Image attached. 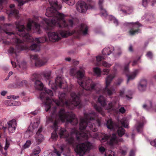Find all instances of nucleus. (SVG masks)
<instances>
[{"mask_svg": "<svg viewBox=\"0 0 156 156\" xmlns=\"http://www.w3.org/2000/svg\"><path fill=\"white\" fill-rule=\"evenodd\" d=\"M99 151L101 152H103L105 151V149L104 147H101L99 148Z\"/></svg>", "mask_w": 156, "mask_h": 156, "instance_id": "52", "label": "nucleus"}, {"mask_svg": "<svg viewBox=\"0 0 156 156\" xmlns=\"http://www.w3.org/2000/svg\"><path fill=\"white\" fill-rule=\"evenodd\" d=\"M41 75V73L40 74V73L36 72L33 74V77L34 78H39L42 76Z\"/></svg>", "mask_w": 156, "mask_h": 156, "instance_id": "43", "label": "nucleus"}, {"mask_svg": "<svg viewBox=\"0 0 156 156\" xmlns=\"http://www.w3.org/2000/svg\"><path fill=\"white\" fill-rule=\"evenodd\" d=\"M123 13L125 14H129L131 13L133 11V8L132 7H129L123 5L121 10Z\"/></svg>", "mask_w": 156, "mask_h": 156, "instance_id": "21", "label": "nucleus"}, {"mask_svg": "<svg viewBox=\"0 0 156 156\" xmlns=\"http://www.w3.org/2000/svg\"><path fill=\"white\" fill-rule=\"evenodd\" d=\"M42 131V127L41 126L39 128L35 136L36 142L38 144L41 143L44 140L43 136L41 133Z\"/></svg>", "mask_w": 156, "mask_h": 156, "instance_id": "19", "label": "nucleus"}, {"mask_svg": "<svg viewBox=\"0 0 156 156\" xmlns=\"http://www.w3.org/2000/svg\"><path fill=\"white\" fill-rule=\"evenodd\" d=\"M130 62L127 64H126L124 67V70L126 72L128 71V66Z\"/></svg>", "mask_w": 156, "mask_h": 156, "instance_id": "46", "label": "nucleus"}, {"mask_svg": "<svg viewBox=\"0 0 156 156\" xmlns=\"http://www.w3.org/2000/svg\"><path fill=\"white\" fill-rule=\"evenodd\" d=\"M20 67L23 69H25L26 68V64L24 62L22 63L20 65Z\"/></svg>", "mask_w": 156, "mask_h": 156, "instance_id": "48", "label": "nucleus"}, {"mask_svg": "<svg viewBox=\"0 0 156 156\" xmlns=\"http://www.w3.org/2000/svg\"><path fill=\"white\" fill-rule=\"evenodd\" d=\"M119 112L122 113H123L125 112V110L123 107H121L119 109Z\"/></svg>", "mask_w": 156, "mask_h": 156, "instance_id": "50", "label": "nucleus"}, {"mask_svg": "<svg viewBox=\"0 0 156 156\" xmlns=\"http://www.w3.org/2000/svg\"><path fill=\"white\" fill-rule=\"evenodd\" d=\"M95 7V2L92 0H87V2H81L77 7V10L79 12L86 13L87 9H92Z\"/></svg>", "mask_w": 156, "mask_h": 156, "instance_id": "8", "label": "nucleus"}, {"mask_svg": "<svg viewBox=\"0 0 156 156\" xmlns=\"http://www.w3.org/2000/svg\"><path fill=\"white\" fill-rule=\"evenodd\" d=\"M40 123V118L37 117L32 122H31L29 126L28 129L26 132V134H28L30 133L32 134L33 132L37 128Z\"/></svg>", "mask_w": 156, "mask_h": 156, "instance_id": "14", "label": "nucleus"}, {"mask_svg": "<svg viewBox=\"0 0 156 156\" xmlns=\"http://www.w3.org/2000/svg\"><path fill=\"white\" fill-rule=\"evenodd\" d=\"M143 107L147 111H151L154 110L156 112V105L155 107H153L152 102L151 101H150L149 102V105H147L145 104L143 106Z\"/></svg>", "mask_w": 156, "mask_h": 156, "instance_id": "23", "label": "nucleus"}, {"mask_svg": "<svg viewBox=\"0 0 156 156\" xmlns=\"http://www.w3.org/2000/svg\"><path fill=\"white\" fill-rule=\"evenodd\" d=\"M114 50V47L104 48L102 51V53L103 55H109Z\"/></svg>", "mask_w": 156, "mask_h": 156, "instance_id": "22", "label": "nucleus"}, {"mask_svg": "<svg viewBox=\"0 0 156 156\" xmlns=\"http://www.w3.org/2000/svg\"><path fill=\"white\" fill-rule=\"evenodd\" d=\"M88 27L86 24H82L76 28L72 33L65 30L58 31V32H49L48 34L49 40L52 42L58 41L61 39L60 35L66 37L74 34L85 35L88 34Z\"/></svg>", "mask_w": 156, "mask_h": 156, "instance_id": "5", "label": "nucleus"}, {"mask_svg": "<svg viewBox=\"0 0 156 156\" xmlns=\"http://www.w3.org/2000/svg\"><path fill=\"white\" fill-rule=\"evenodd\" d=\"M15 5L14 4H11L9 7L11 9V11L9 13V14H12L14 15L16 17H17L19 16V11L16 9H14Z\"/></svg>", "mask_w": 156, "mask_h": 156, "instance_id": "24", "label": "nucleus"}, {"mask_svg": "<svg viewBox=\"0 0 156 156\" xmlns=\"http://www.w3.org/2000/svg\"><path fill=\"white\" fill-rule=\"evenodd\" d=\"M143 126V123L139 121L137 122L135 125L136 129L138 132L142 131Z\"/></svg>", "mask_w": 156, "mask_h": 156, "instance_id": "26", "label": "nucleus"}, {"mask_svg": "<svg viewBox=\"0 0 156 156\" xmlns=\"http://www.w3.org/2000/svg\"><path fill=\"white\" fill-rule=\"evenodd\" d=\"M109 70L108 69H103L102 72L103 73V74L107 75L108 74Z\"/></svg>", "mask_w": 156, "mask_h": 156, "instance_id": "47", "label": "nucleus"}, {"mask_svg": "<svg viewBox=\"0 0 156 156\" xmlns=\"http://www.w3.org/2000/svg\"><path fill=\"white\" fill-rule=\"evenodd\" d=\"M112 79H106V87L102 91L103 94L105 95L107 94L108 95H111L115 92V89L112 87L110 88L108 87L112 81Z\"/></svg>", "mask_w": 156, "mask_h": 156, "instance_id": "15", "label": "nucleus"}, {"mask_svg": "<svg viewBox=\"0 0 156 156\" xmlns=\"http://www.w3.org/2000/svg\"><path fill=\"white\" fill-rule=\"evenodd\" d=\"M16 25L17 34L20 36L23 37V41L20 39L13 33L7 32V34L12 37L11 39L12 42L17 44L16 49L15 50L14 48L11 47L8 50V53L10 54L14 53L16 55L17 53L21 51L28 49L31 51H39L40 47L39 44H34L29 47L24 45L23 43V41L30 42L33 41L38 44L44 42L46 41L45 37L37 38L34 39L29 34L26 33V31H30L31 29V27H32L35 29L36 32L40 33V27L42 26V25H40L37 24L31 19H29L28 20L27 29L25 28L23 25H21L20 23L16 22Z\"/></svg>", "mask_w": 156, "mask_h": 156, "instance_id": "3", "label": "nucleus"}, {"mask_svg": "<svg viewBox=\"0 0 156 156\" xmlns=\"http://www.w3.org/2000/svg\"><path fill=\"white\" fill-rule=\"evenodd\" d=\"M58 79H55V83H56V85L58 84V83H57V81L58 80H59V83L58 85H59V87L60 88H64V87H62V85L63 83V82L62 81V80H59Z\"/></svg>", "mask_w": 156, "mask_h": 156, "instance_id": "42", "label": "nucleus"}, {"mask_svg": "<svg viewBox=\"0 0 156 156\" xmlns=\"http://www.w3.org/2000/svg\"><path fill=\"white\" fill-rule=\"evenodd\" d=\"M31 144V141L30 140H27L25 144H24L23 147L24 149H26L29 147Z\"/></svg>", "mask_w": 156, "mask_h": 156, "instance_id": "41", "label": "nucleus"}, {"mask_svg": "<svg viewBox=\"0 0 156 156\" xmlns=\"http://www.w3.org/2000/svg\"><path fill=\"white\" fill-rule=\"evenodd\" d=\"M149 1H150L151 2H152L153 3L151 5L152 6L154 5V3H155L156 2V0H149Z\"/></svg>", "mask_w": 156, "mask_h": 156, "instance_id": "59", "label": "nucleus"}, {"mask_svg": "<svg viewBox=\"0 0 156 156\" xmlns=\"http://www.w3.org/2000/svg\"><path fill=\"white\" fill-rule=\"evenodd\" d=\"M139 71L138 70H136L134 71L130 75V76L128 78H133L136 77V76L138 74Z\"/></svg>", "mask_w": 156, "mask_h": 156, "instance_id": "37", "label": "nucleus"}, {"mask_svg": "<svg viewBox=\"0 0 156 156\" xmlns=\"http://www.w3.org/2000/svg\"><path fill=\"white\" fill-rule=\"evenodd\" d=\"M8 130L9 133H13L16 129L17 123L16 120L13 119L7 122Z\"/></svg>", "mask_w": 156, "mask_h": 156, "instance_id": "18", "label": "nucleus"}, {"mask_svg": "<svg viewBox=\"0 0 156 156\" xmlns=\"http://www.w3.org/2000/svg\"><path fill=\"white\" fill-rule=\"evenodd\" d=\"M11 63L13 67H16V65L15 62L11 61Z\"/></svg>", "mask_w": 156, "mask_h": 156, "instance_id": "55", "label": "nucleus"}, {"mask_svg": "<svg viewBox=\"0 0 156 156\" xmlns=\"http://www.w3.org/2000/svg\"><path fill=\"white\" fill-rule=\"evenodd\" d=\"M51 72L50 70L45 71L42 73L41 75H43V77L46 78L51 77Z\"/></svg>", "mask_w": 156, "mask_h": 156, "instance_id": "30", "label": "nucleus"}, {"mask_svg": "<svg viewBox=\"0 0 156 156\" xmlns=\"http://www.w3.org/2000/svg\"><path fill=\"white\" fill-rule=\"evenodd\" d=\"M19 97L18 96L16 97V96L13 95H11L9 96H8L7 97V98L8 99H16L17 98H18Z\"/></svg>", "mask_w": 156, "mask_h": 156, "instance_id": "44", "label": "nucleus"}, {"mask_svg": "<svg viewBox=\"0 0 156 156\" xmlns=\"http://www.w3.org/2000/svg\"><path fill=\"white\" fill-rule=\"evenodd\" d=\"M13 74V72H12V71L10 72L8 74V78L10 77L11 76V75H12Z\"/></svg>", "mask_w": 156, "mask_h": 156, "instance_id": "58", "label": "nucleus"}, {"mask_svg": "<svg viewBox=\"0 0 156 156\" xmlns=\"http://www.w3.org/2000/svg\"><path fill=\"white\" fill-rule=\"evenodd\" d=\"M63 2H66L69 5H73L75 3L74 0H62Z\"/></svg>", "mask_w": 156, "mask_h": 156, "instance_id": "35", "label": "nucleus"}, {"mask_svg": "<svg viewBox=\"0 0 156 156\" xmlns=\"http://www.w3.org/2000/svg\"><path fill=\"white\" fill-rule=\"evenodd\" d=\"M105 58L104 57L101 56H98L96 57V59L97 62L95 64V66H99L100 64L98 63L99 62L101 61L102 60L104 59Z\"/></svg>", "mask_w": 156, "mask_h": 156, "instance_id": "33", "label": "nucleus"}, {"mask_svg": "<svg viewBox=\"0 0 156 156\" xmlns=\"http://www.w3.org/2000/svg\"><path fill=\"white\" fill-rule=\"evenodd\" d=\"M84 117H81L80 119V130L75 129L69 135L68 132L64 128H61L59 131V134L61 138L66 139V141L73 146L76 145L77 142L87 140L90 137L96 138L98 134L94 132L98 130L97 126L101 125V121L98 115L94 112L91 113H84Z\"/></svg>", "mask_w": 156, "mask_h": 156, "instance_id": "2", "label": "nucleus"}, {"mask_svg": "<svg viewBox=\"0 0 156 156\" xmlns=\"http://www.w3.org/2000/svg\"><path fill=\"white\" fill-rule=\"evenodd\" d=\"M106 126L108 129H110L115 130L117 129V132L119 136H122L125 133V130L122 127L119 126L118 125L113 122L111 119L107 121Z\"/></svg>", "mask_w": 156, "mask_h": 156, "instance_id": "9", "label": "nucleus"}, {"mask_svg": "<svg viewBox=\"0 0 156 156\" xmlns=\"http://www.w3.org/2000/svg\"><path fill=\"white\" fill-rule=\"evenodd\" d=\"M94 108L97 111L100 113L102 115L104 116L105 115V113L103 111L102 108L98 106L96 104L94 105Z\"/></svg>", "mask_w": 156, "mask_h": 156, "instance_id": "29", "label": "nucleus"}, {"mask_svg": "<svg viewBox=\"0 0 156 156\" xmlns=\"http://www.w3.org/2000/svg\"><path fill=\"white\" fill-rule=\"evenodd\" d=\"M84 79H78L77 81L79 84L86 90H91L93 89L96 86V84L92 82L90 79H88L87 83L84 80Z\"/></svg>", "mask_w": 156, "mask_h": 156, "instance_id": "11", "label": "nucleus"}, {"mask_svg": "<svg viewBox=\"0 0 156 156\" xmlns=\"http://www.w3.org/2000/svg\"><path fill=\"white\" fill-rule=\"evenodd\" d=\"M137 63V61L136 60H134L133 61L132 64V66H134Z\"/></svg>", "mask_w": 156, "mask_h": 156, "instance_id": "61", "label": "nucleus"}, {"mask_svg": "<svg viewBox=\"0 0 156 156\" xmlns=\"http://www.w3.org/2000/svg\"><path fill=\"white\" fill-rule=\"evenodd\" d=\"M147 81L144 79H142L138 83V90L141 91L145 90L146 89Z\"/></svg>", "mask_w": 156, "mask_h": 156, "instance_id": "20", "label": "nucleus"}, {"mask_svg": "<svg viewBox=\"0 0 156 156\" xmlns=\"http://www.w3.org/2000/svg\"><path fill=\"white\" fill-rule=\"evenodd\" d=\"M124 91L125 89L124 88L120 91V95L121 96L123 97V95L124 92Z\"/></svg>", "mask_w": 156, "mask_h": 156, "instance_id": "53", "label": "nucleus"}, {"mask_svg": "<svg viewBox=\"0 0 156 156\" xmlns=\"http://www.w3.org/2000/svg\"><path fill=\"white\" fill-rule=\"evenodd\" d=\"M65 59L66 61L70 62L71 61V59L70 58H66Z\"/></svg>", "mask_w": 156, "mask_h": 156, "instance_id": "60", "label": "nucleus"}, {"mask_svg": "<svg viewBox=\"0 0 156 156\" xmlns=\"http://www.w3.org/2000/svg\"><path fill=\"white\" fill-rule=\"evenodd\" d=\"M148 0H143V5L144 7H146L147 4Z\"/></svg>", "mask_w": 156, "mask_h": 156, "instance_id": "49", "label": "nucleus"}, {"mask_svg": "<svg viewBox=\"0 0 156 156\" xmlns=\"http://www.w3.org/2000/svg\"><path fill=\"white\" fill-rule=\"evenodd\" d=\"M121 123L123 126L125 128H128L129 121L127 118H123L121 120Z\"/></svg>", "mask_w": 156, "mask_h": 156, "instance_id": "27", "label": "nucleus"}, {"mask_svg": "<svg viewBox=\"0 0 156 156\" xmlns=\"http://www.w3.org/2000/svg\"><path fill=\"white\" fill-rule=\"evenodd\" d=\"M121 49L120 48H118V50L119 51V52L117 53V55L118 56L122 54V51H121Z\"/></svg>", "mask_w": 156, "mask_h": 156, "instance_id": "57", "label": "nucleus"}, {"mask_svg": "<svg viewBox=\"0 0 156 156\" xmlns=\"http://www.w3.org/2000/svg\"><path fill=\"white\" fill-rule=\"evenodd\" d=\"M106 99L103 96L101 95L98 98V101L102 107L107 110L112 109L113 105L112 102H109L107 106L106 105Z\"/></svg>", "mask_w": 156, "mask_h": 156, "instance_id": "16", "label": "nucleus"}, {"mask_svg": "<svg viewBox=\"0 0 156 156\" xmlns=\"http://www.w3.org/2000/svg\"><path fill=\"white\" fill-rule=\"evenodd\" d=\"M146 55L149 58L151 59L152 57V53L151 51H149L147 52Z\"/></svg>", "mask_w": 156, "mask_h": 156, "instance_id": "45", "label": "nucleus"}, {"mask_svg": "<svg viewBox=\"0 0 156 156\" xmlns=\"http://www.w3.org/2000/svg\"><path fill=\"white\" fill-rule=\"evenodd\" d=\"M116 69L115 68V67H114V68L112 70V73L110 74L109 77L108 78H114V77H116Z\"/></svg>", "mask_w": 156, "mask_h": 156, "instance_id": "34", "label": "nucleus"}, {"mask_svg": "<svg viewBox=\"0 0 156 156\" xmlns=\"http://www.w3.org/2000/svg\"><path fill=\"white\" fill-rule=\"evenodd\" d=\"M72 62L74 64H78L79 63L78 61H74V60H73Z\"/></svg>", "mask_w": 156, "mask_h": 156, "instance_id": "62", "label": "nucleus"}, {"mask_svg": "<svg viewBox=\"0 0 156 156\" xmlns=\"http://www.w3.org/2000/svg\"><path fill=\"white\" fill-rule=\"evenodd\" d=\"M122 82V80H119V82L116 84L117 85H119L121 82Z\"/></svg>", "mask_w": 156, "mask_h": 156, "instance_id": "63", "label": "nucleus"}, {"mask_svg": "<svg viewBox=\"0 0 156 156\" xmlns=\"http://www.w3.org/2000/svg\"><path fill=\"white\" fill-rule=\"evenodd\" d=\"M11 142L10 140L8 138H6L5 142V147L4 149L5 150H6L10 144Z\"/></svg>", "mask_w": 156, "mask_h": 156, "instance_id": "39", "label": "nucleus"}, {"mask_svg": "<svg viewBox=\"0 0 156 156\" xmlns=\"http://www.w3.org/2000/svg\"><path fill=\"white\" fill-rule=\"evenodd\" d=\"M41 151V149L39 147L37 146L33 150L32 153L34 155L38 154Z\"/></svg>", "mask_w": 156, "mask_h": 156, "instance_id": "32", "label": "nucleus"}, {"mask_svg": "<svg viewBox=\"0 0 156 156\" xmlns=\"http://www.w3.org/2000/svg\"><path fill=\"white\" fill-rule=\"evenodd\" d=\"M92 147L91 143L86 142L77 145L75 149V151L80 156H83L86 152L89 151Z\"/></svg>", "mask_w": 156, "mask_h": 156, "instance_id": "7", "label": "nucleus"}, {"mask_svg": "<svg viewBox=\"0 0 156 156\" xmlns=\"http://www.w3.org/2000/svg\"><path fill=\"white\" fill-rule=\"evenodd\" d=\"M129 50L130 51H133L132 47L131 45H130L129 48Z\"/></svg>", "mask_w": 156, "mask_h": 156, "instance_id": "64", "label": "nucleus"}, {"mask_svg": "<svg viewBox=\"0 0 156 156\" xmlns=\"http://www.w3.org/2000/svg\"><path fill=\"white\" fill-rule=\"evenodd\" d=\"M135 151L133 150L131 151L129 153V156H134L135 155Z\"/></svg>", "mask_w": 156, "mask_h": 156, "instance_id": "51", "label": "nucleus"}, {"mask_svg": "<svg viewBox=\"0 0 156 156\" xmlns=\"http://www.w3.org/2000/svg\"><path fill=\"white\" fill-rule=\"evenodd\" d=\"M127 150V147L125 146H124L120 148V151L122 154L125 155L126 153Z\"/></svg>", "mask_w": 156, "mask_h": 156, "instance_id": "31", "label": "nucleus"}, {"mask_svg": "<svg viewBox=\"0 0 156 156\" xmlns=\"http://www.w3.org/2000/svg\"><path fill=\"white\" fill-rule=\"evenodd\" d=\"M78 96L74 92L71 93L70 95L72 98L71 101H67L65 98L66 94L62 93L59 95V100L51 99L48 97V95L51 96L53 95L52 91L49 89L44 88V90L41 92L40 98L44 103L45 110L48 112L49 110L51 112V115L48 117L46 123L48 124L52 122L53 124L52 127L54 129V131L51 134V138L56 140L57 137L56 131L58 129V124L60 121L62 122H66L71 123L73 125H76L78 123V120L75 114L72 112H66L63 108H61L58 114L56 112L57 107L65 105L68 108H71L70 105L77 106L80 105V101L78 94Z\"/></svg>", "mask_w": 156, "mask_h": 156, "instance_id": "1", "label": "nucleus"}, {"mask_svg": "<svg viewBox=\"0 0 156 156\" xmlns=\"http://www.w3.org/2000/svg\"><path fill=\"white\" fill-rule=\"evenodd\" d=\"M105 156H115V153L111 150L108 151V152H106L105 154Z\"/></svg>", "mask_w": 156, "mask_h": 156, "instance_id": "38", "label": "nucleus"}, {"mask_svg": "<svg viewBox=\"0 0 156 156\" xmlns=\"http://www.w3.org/2000/svg\"><path fill=\"white\" fill-rule=\"evenodd\" d=\"M102 65L105 67L109 68L112 65V64L108 63L106 61H103L102 62Z\"/></svg>", "mask_w": 156, "mask_h": 156, "instance_id": "40", "label": "nucleus"}, {"mask_svg": "<svg viewBox=\"0 0 156 156\" xmlns=\"http://www.w3.org/2000/svg\"><path fill=\"white\" fill-rule=\"evenodd\" d=\"M69 74L72 76L76 75L80 78H83L84 77L85 71L82 69L77 71L76 68L74 67L70 69Z\"/></svg>", "mask_w": 156, "mask_h": 156, "instance_id": "17", "label": "nucleus"}, {"mask_svg": "<svg viewBox=\"0 0 156 156\" xmlns=\"http://www.w3.org/2000/svg\"><path fill=\"white\" fill-rule=\"evenodd\" d=\"M35 87L36 89L40 90H42L44 89L43 84L38 80H37L35 81Z\"/></svg>", "mask_w": 156, "mask_h": 156, "instance_id": "25", "label": "nucleus"}, {"mask_svg": "<svg viewBox=\"0 0 156 156\" xmlns=\"http://www.w3.org/2000/svg\"><path fill=\"white\" fill-rule=\"evenodd\" d=\"M48 1L51 7L46 9L45 15L48 17H53V18L52 19L45 18L44 20L46 25L45 27L43 26L45 30H51L55 26L59 28H67L73 27L74 24L73 20H69L67 22L64 19L65 15L57 11L61 9V6L58 5L56 0H48Z\"/></svg>", "mask_w": 156, "mask_h": 156, "instance_id": "4", "label": "nucleus"}, {"mask_svg": "<svg viewBox=\"0 0 156 156\" xmlns=\"http://www.w3.org/2000/svg\"><path fill=\"white\" fill-rule=\"evenodd\" d=\"M67 148L66 146L64 145H62L60 147L61 152H60L57 151L56 149H54L53 151L55 153H56L58 156H60L61 155V153L62 152L66 149Z\"/></svg>", "mask_w": 156, "mask_h": 156, "instance_id": "28", "label": "nucleus"}, {"mask_svg": "<svg viewBox=\"0 0 156 156\" xmlns=\"http://www.w3.org/2000/svg\"><path fill=\"white\" fill-rule=\"evenodd\" d=\"M104 0H99L98 2V5L99 8L101 10V16L105 18H107L113 22L116 26L118 25L119 22L118 20L113 16L112 15L108 16L107 12L103 8L102 4Z\"/></svg>", "mask_w": 156, "mask_h": 156, "instance_id": "10", "label": "nucleus"}, {"mask_svg": "<svg viewBox=\"0 0 156 156\" xmlns=\"http://www.w3.org/2000/svg\"><path fill=\"white\" fill-rule=\"evenodd\" d=\"M7 93V91H3L1 93V94L3 96H4Z\"/></svg>", "mask_w": 156, "mask_h": 156, "instance_id": "56", "label": "nucleus"}, {"mask_svg": "<svg viewBox=\"0 0 156 156\" xmlns=\"http://www.w3.org/2000/svg\"><path fill=\"white\" fill-rule=\"evenodd\" d=\"M30 58L31 59L35 61L36 66L40 67L45 65L48 61V59L46 57H43L39 58L38 56L37 55H30Z\"/></svg>", "mask_w": 156, "mask_h": 156, "instance_id": "13", "label": "nucleus"}, {"mask_svg": "<svg viewBox=\"0 0 156 156\" xmlns=\"http://www.w3.org/2000/svg\"><path fill=\"white\" fill-rule=\"evenodd\" d=\"M131 27L129 33V35L133 36L141 32L139 27L142 26V25L137 22L136 23H128Z\"/></svg>", "mask_w": 156, "mask_h": 156, "instance_id": "12", "label": "nucleus"}, {"mask_svg": "<svg viewBox=\"0 0 156 156\" xmlns=\"http://www.w3.org/2000/svg\"><path fill=\"white\" fill-rule=\"evenodd\" d=\"M7 101L9 102H11V105L12 106H14L16 105V102L15 101H11L8 100Z\"/></svg>", "mask_w": 156, "mask_h": 156, "instance_id": "54", "label": "nucleus"}, {"mask_svg": "<svg viewBox=\"0 0 156 156\" xmlns=\"http://www.w3.org/2000/svg\"><path fill=\"white\" fill-rule=\"evenodd\" d=\"M93 71L98 76L100 75L101 72L100 69L98 67L94 68Z\"/></svg>", "mask_w": 156, "mask_h": 156, "instance_id": "36", "label": "nucleus"}, {"mask_svg": "<svg viewBox=\"0 0 156 156\" xmlns=\"http://www.w3.org/2000/svg\"><path fill=\"white\" fill-rule=\"evenodd\" d=\"M105 141L107 142V144L111 148H114L116 147L120 143L123 142L124 140L122 138H118L115 134L113 133L110 136L106 134L104 135L101 142H104Z\"/></svg>", "mask_w": 156, "mask_h": 156, "instance_id": "6", "label": "nucleus"}]
</instances>
